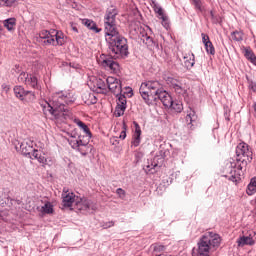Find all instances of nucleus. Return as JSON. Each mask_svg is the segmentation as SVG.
Here are the masks:
<instances>
[{"label": "nucleus", "instance_id": "8", "mask_svg": "<svg viewBox=\"0 0 256 256\" xmlns=\"http://www.w3.org/2000/svg\"><path fill=\"white\" fill-rule=\"evenodd\" d=\"M106 83L108 85L107 93H109V91H111V93L116 95V97H119V95H121V93H123V88L121 86V80H119L115 77H108L106 79Z\"/></svg>", "mask_w": 256, "mask_h": 256}, {"label": "nucleus", "instance_id": "31", "mask_svg": "<svg viewBox=\"0 0 256 256\" xmlns=\"http://www.w3.org/2000/svg\"><path fill=\"white\" fill-rule=\"evenodd\" d=\"M231 36L234 41H243V32L241 31H234Z\"/></svg>", "mask_w": 256, "mask_h": 256}, {"label": "nucleus", "instance_id": "12", "mask_svg": "<svg viewBox=\"0 0 256 256\" xmlns=\"http://www.w3.org/2000/svg\"><path fill=\"white\" fill-rule=\"evenodd\" d=\"M117 97V106L115 109L116 117H121L125 115V109H127V97L125 93L121 92Z\"/></svg>", "mask_w": 256, "mask_h": 256}, {"label": "nucleus", "instance_id": "35", "mask_svg": "<svg viewBox=\"0 0 256 256\" xmlns=\"http://www.w3.org/2000/svg\"><path fill=\"white\" fill-rule=\"evenodd\" d=\"M131 143L134 147H139L141 145V136L134 134Z\"/></svg>", "mask_w": 256, "mask_h": 256}, {"label": "nucleus", "instance_id": "37", "mask_svg": "<svg viewBox=\"0 0 256 256\" xmlns=\"http://www.w3.org/2000/svg\"><path fill=\"white\" fill-rule=\"evenodd\" d=\"M248 81V89H250V91H253V93H256V82H253V80H249V78H247Z\"/></svg>", "mask_w": 256, "mask_h": 256}, {"label": "nucleus", "instance_id": "2", "mask_svg": "<svg viewBox=\"0 0 256 256\" xmlns=\"http://www.w3.org/2000/svg\"><path fill=\"white\" fill-rule=\"evenodd\" d=\"M139 92L146 105H155L159 101H161L164 107H171L173 105V98H171L167 91L163 90L159 81L150 80L143 82Z\"/></svg>", "mask_w": 256, "mask_h": 256}, {"label": "nucleus", "instance_id": "25", "mask_svg": "<svg viewBox=\"0 0 256 256\" xmlns=\"http://www.w3.org/2000/svg\"><path fill=\"white\" fill-rule=\"evenodd\" d=\"M15 25H17V20L15 18H9L4 21V27H6L8 31H14Z\"/></svg>", "mask_w": 256, "mask_h": 256}, {"label": "nucleus", "instance_id": "13", "mask_svg": "<svg viewBox=\"0 0 256 256\" xmlns=\"http://www.w3.org/2000/svg\"><path fill=\"white\" fill-rule=\"evenodd\" d=\"M76 209H78V211H90V209L92 211H95V209H97V206H95V204H93V201L87 199V198H76Z\"/></svg>", "mask_w": 256, "mask_h": 256}, {"label": "nucleus", "instance_id": "49", "mask_svg": "<svg viewBox=\"0 0 256 256\" xmlns=\"http://www.w3.org/2000/svg\"><path fill=\"white\" fill-rule=\"evenodd\" d=\"M250 185H252L256 188V177H254L250 180Z\"/></svg>", "mask_w": 256, "mask_h": 256}, {"label": "nucleus", "instance_id": "11", "mask_svg": "<svg viewBox=\"0 0 256 256\" xmlns=\"http://www.w3.org/2000/svg\"><path fill=\"white\" fill-rule=\"evenodd\" d=\"M167 85H170V87L172 89H174L175 93H177V95H185V93H187V90L185 89V87H183V83L173 77H166L164 78Z\"/></svg>", "mask_w": 256, "mask_h": 256}, {"label": "nucleus", "instance_id": "28", "mask_svg": "<svg viewBox=\"0 0 256 256\" xmlns=\"http://www.w3.org/2000/svg\"><path fill=\"white\" fill-rule=\"evenodd\" d=\"M159 153H160V155L155 156L152 160V161H154V163H158L157 164L158 169H159V167H161V165H163V161H165V156H164L165 152L160 151Z\"/></svg>", "mask_w": 256, "mask_h": 256}, {"label": "nucleus", "instance_id": "34", "mask_svg": "<svg viewBox=\"0 0 256 256\" xmlns=\"http://www.w3.org/2000/svg\"><path fill=\"white\" fill-rule=\"evenodd\" d=\"M82 131L84 134L77 135L76 137L84 136V139H88V141H89V139H91V137H92L91 130H89V126H86V128H83Z\"/></svg>", "mask_w": 256, "mask_h": 256}, {"label": "nucleus", "instance_id": "1", "mask_svg": "<svg viewBox=\"0 0 256 256\" xmlns=\"http://www.w3.org/2000/svg\"><path fill=\"white\" fill-rule=\"evenodd\" d=\"M117 15H119L117 7L110 6L107 8L104 15L105 40L115 59H125V57H129V45L126 38L119 33Z\"/></svg>", "mask_w": 256, "mask_h": 256}, {"label": "nucleus", "instance_id": "47", "mask_svg": "<svg viewBox=\"0 0 256 256\" xmlns=\"http://www.w3.org/2000/svg\"><path fill=\"white\" fill-rule=\"evenodd\" d=\"M2 89H3L6 93H9V89H11V88L9 87V85L3 84V85H2Z\"/></svg>", "mask_w": 256, "mask_h": 256}, {"label": "nucleus", "instance_id": "23", "mask_svg": "<svg viewBox=\"0 0 256 256\" xmlns=\"http://www.w3.org/2000/svg\"><path fill=\"white\" fill-rule=\"evenodd\" d=\"M52 37H54L55 45H63L65 43V39L63 38V32H52Z\"/></svg>", "mask_w": 256, "mask_h": 256}, {"label": "nucleus", "instance_id": "7", "mask_svg": "<svg viewBox=\"0 0 256 256\" xmlns=\"http://www.w3.org/2000/svg\"><path fill=\"white\" fill-rule=\"evenodd\" d=\"M100 63L102 67H104L107 71H111V73H119L121 67L117 61L113 60V57L102 55L100 59Z\"/></svg>", "mask_w": 256, "mask_h": 256}, {"label": "nucleus", "instance_id": "10", "mask_svg": "<svg viewBox=\"0 0 256 256\" xmlns=\"http://www.w3.org/2000/svg\"><path fill=\"white\" fill-rule=\"evenodd\" d=\"M18 82L25 83V85H27L28 87H32V89H39L37 77H35L33 74H27L25 72H22L18 76Z\"/></svg>", "mask_w": 256, "mask_h": 256}, {"label": "nucleus", "instance_id": "48", "mask_svg": "<svg viewBox=\"0 0 256 256\" xmlns=\"http://www.w3.org/2000/svg\"><path fill=\"white\" fill-rule=\"evenodd\" d=\"M71 29H72V31H74V33H79V29L73 23L71 24Z\"/></svg>", "mask_w": 256, "mask_h": 256}, {"label": "nucleus", "instance_id": "32", "mask_svg": "<svg viewBox=\"0 0 256 256\" xmlns=\"http://www.w3.org/2000/svg\"><path fill=\"white\" fill-rule=\"evenodd\" d=\"M204 47L208 55H215V46H213V42H209Z\"/></svg>", "mask_w": 256, "mask_h": 256}, {"label": "nucleus", "instance_id": "30", "mask_svg": "<svg viewBox=\"0 0 256 256\" xmlns=\"http://www.w3.org/2000/svg\"><path fill=\"white\" fill-rule=\"evenodd\" d=\"M190 1L192 5H194L197 13H203L204 8H203V2H201V0H190Z\"/></svg>", "mask_w": 256, "mask_h": 256}, {"label": "nucleus", "instance_id": "53", "mask_svg": "<svg viewBox=\"0 0 256 256\" xmlns=\"http://www.w3.org/2000/svg\"><path fill=\"white\" fill-rule=\"evenodd\" d=\"M254 111H255V113H256V103H254Z\"/></svg>", "mask_w": 256, "mask_h": 256}, {"label": "nucleus", "instance_id": "46", "mask_svg": "<svg viewBox=\"0 0 256 256\" xmlns=\"http://www.w3.org/2000/svg\"><path fill=\"white\" fill-rule=\"evenodd\" d=\"M136 161H139L140 159H143V153L142 152H136L135 153Z\"/></svg>", "mask_w": 256, "mask_h": 256}, {"label": "nucleus", "instance_id": "39", "mask_svg": "<svg viewBox=\"0 0 256 256\" xmlns=\"http://www.w3.org/2000/svg\"><path fill=\"white\" fill-rule=\"evenodd\" d=\"M116 194L118 195V197H119L120 199H125V197H126V195H127V193L125 192V190H123L122 188H118V189L116 190Z\"/></svg>", "mask_w": 256, "mask_h": 256}, {"label": "nucleus", "instance_id": "14", "mask_svg": "<svg viewBox=\"0 0 256 256\" xmlns=\"http://www.w3.org/2000/svg\"><path fill=\"white\" fill-rule=\"evenodd\" d=\"M140 39L143 43H145V45H147L150 51H155V49H159V43L155 42V40H153V38L149 36V34H147L146 32L140 33Z\"/></svg>", "mask_w": 256, "mask_h": 256}, {"label": "nucleus", "instance_id": "55", "mask_svg": "<svg viewBox=\"0 0 256 256\" xmlns=\"http://www.w3.org/2000/svg\"><path fill=\"white\" fill-rule=\"evenodd\" d=\"M117 143H118L117 140H115V141L113 142V145H117Z\"/></svg>", "mask_w": 256, "mask_h": 256}, {"label": "nucleus", "instance_id": "15", "mask_svg": "<svg viewBox=\"0 0 256 256\" xmlns=\"http://www.w3.org/2000/svg\"><path fill=\"white\" fill-rule=\"evenodd\" d=\"M62 198L63 207H73V203H75V205L77 204V198H79V196H76L74 193L63 192Z\"/></svg>", "mask_w": 256, "mask_h": 256}, {"label": "nucleus", "instance_id": "5", "mask_svg": "<svg viewBox=\"0 0 256 256\" xmlns=\"http://www.w3.org/2000/svg\"><path fill=\"white\" fill-rule=\"evenodd\" d=\"M221 245V236L215 232H206L192 249V256H211Z\"/></svg>", "mask_w": 256, "mask_h": 256}, {"label": "nucleus", "instance_id": "36", "mask_svg": "<svg viewBox=\"0 0 256 256\" xmlns=\"http://www.w3.org/2000/svg\"><path fill=\"white\" fill-rule=\"evenodd\" d=\"M246 193H247V195H255V193H256V188H255V186H253V184H248V186H247V189H246Z\"/></svg>", "mask_w": 256, "mask_h": 256}, {"label": "nucleus", "instance_id": "17", "mask_svg": "<svg viewBox=\"0 0 256 256\" xmlns=\"http://www.w3.org/2000/svg\"><path fill=\"white\" fill-rule=\"evenodd\" d=\"M82 25L87 27L90 31H93V33H101V31H103V29L97 27V23L91 19H82Z\"/></svg>", "mask_w": 256, "mask_h": 256}, {"label": "nucleus", "instance_id": "29", "mask_svg": "<svg viewBox=\"0 0 256 256\" xmlns=\"http://www.w3.org/2000/svg\"><path fill=\"white\" fill-rule=\"evenodd\" d=\"M152 8L154 9V12L157 13L159 18L162 17L163 15H165V11L161 7V5H159L155 1L152 2Z\"/></svg>", "mask_w": 256, "mask_h": 256}, {"label": "nucleus", "instance_id": "50", "mask_svg": "<svg viewBox=\"0 0 256 256\" xmlns=\"http://www.w3.org/2000/svg\"><path fill=\"white\" fill-rule=\"evenodd\" d=\"M70 67H72V69H79V64L70 63Z\"/></svg>", "mask_w": 256, "mask_h": 256}, {"label": "nucleus", "instance_id": "45", "mask_svg": "<svg viewBox=\"0 0 256 256\" xmlns=\"http://www.w3.org/2000/svg\"><path fill=\"white\" fill-rule=\"evenodd\" d=\"M115 226V222L114 221H110V222H106L103 224V229H109L111 227H114Z\"/></svg>", "mask_w": 256, "mask_h": 256}, {"label": "nucleus", "instance_id": "19", "mask_svg": "<svg viewBox=\"0 0 256 256\" xmlns=\"http://www.w3.org/2000/svg\"><path fill=\"white\" fill-rule=\"evenodd\" d=\"M20 151L22 155H31V152L35 151V149H33V142H22L20 144Z\"/></svg>", "mask_w": 256, "mask_h": 256}, {"label": "nucleus", "instance_id": "44", "mask_svg": "<svg viewBox=\"0 0 256 256\" xmlns=\"http://www.w3.org/2000/svg\"><path fill=\"white\" fill-rule=\"evenodd\" d=\"M2 5H5L6 7H11L17 0H0Z\"/></svg>", "mask_w": 256, "mask_h": 256}, {"label": "nucleus", "instance_id": "27", "mask_svg": "<svg viewBox=\"0 0 256 256\" xmlns=\"http://www.w3.org/2000/svg\"><path fill=\"white\" fill-rule=\"evenodd\" d=\"M40 211L44 215H51V213H53V204H51V202H46L44 206L41 207Z\"/></svg>", "mask_w": 256, "mask_h": 256}, {"label": "nucleus", "instance_id": "24", "mask_svg": "<svg viewBox=\"0 0 256 256\" xmlns=\"http://www.w3.org/2000/svg\"><path fill=\"white\" fill-rule=\"evenodd\" d=\"M244 56L250 63H253V65H256V56L255 53H253V50L246 48L244 51Z\"/></svg>", "mask_w": 256, "mask_h": 256}, {"label": "nucleus", "instance_id": "40", "mask_svg": "<svg viewBox=\"0 0 256 256\" xmlns=\"http://www.w3.org/2000/svg\"><path fill=\"white\" fill-rule=\"evenodd\" d=\"M201 37H202V42L204 43V46L211 43V40L209 39V35L202 33Z\"/></svg>", "mask_w": 256, "mask_h": 256}, {"label": "nucleus", "instance_id": "26", "mask_svg": "<svg viewBox=\"0 0 256 256\" xmlns=\"http://www.w3.org/2000/svg\"><path fill=\"white\" fill-rule=\"evenodd\" d=\"M32 157H34V159H37V161L39 163H42V165H47V158H45V156H42L41 154H39V150L34 149L33 153H32Z\"/></svg>", "mask_w": 256, "mask_h": 256}, {"label": "nucleus", "instance_id": "42", "mask_svg": "<svg viewBox=\"0 0 256 256\" xmlns=\"http://www.w3.org/2000/svg\"><path fill=\"white\" fill-rule=\"evenodd\" d=\"M123 129L119 136L120 139H126L127 137V125L125 123L123 124Z\"/></svg>", "mask_w": 256, "mask_h": 256}, {"label": "nucleus", "instance_id": "38", "mask_svg": "<svg viewBox=\"0 0 256 256\" xmlns=\"http://www.w3.org/2000/svg\"><path fill=\"white\" fill-rule=\"evenodd\" d=\"M160 19H162V25L167 29L169 27V17L164 14L163 16H160Z\"/></svg>", "mask_w": 256, "mask_h": 256}, {"label": "nucleus", "instance_id": "3", "mask_svg": "<svg viewBox=\"0 0 256 256\" xmlns=\"http://www.w3.org/2000/svg\"><path fill=\"white\" fill-rule=\"evenodd\" d=\"M236 163H231L228 167L229 175H224L232 183H239L241 181V171L247 167V163L253 161V150L245 142H241L236 147Z\"/></svg>", "mask_w": 256, "mask_h": 256}, {"label": "nucleus", "instance_id": "9", "mask_svg": "<svg viewBox=\"0 0 256 256\" xmlns=\"http://www.w3.org/2000/svg\"><path fill=\"white\" fill-rule=\"evenodd\" d=\"M14 94L17 99L20 101H34L35 93L25 90L23 86H15L14 87Z\"/></svg>", "mask_w": 256, "mask_h": 256}, {"label": "nucleus", "instance_id": "18", "mask_svg": "<svg viewBox=\"0 0 256 256\" xmlns=\"http://www.w3.org/2000/svg\"><path fill=\"white\" fill-rule=\"evenodd\" d=\"M94 87H95L96 93H100L102 95H107L108 84L103 79H101V78L96 79Z\"/></svg>", "mask_w": 256, "mask_h": 256}, {"label": "nucleus", "instance_id": "51", "mask_svg": "<svg viewBox=\"0 0 256 256\" xmlns=\"http://www.w3.org/2000/svg\"><path fill=\"white\" fill-rule=\"evenodd\" d=\"M210 17L212 19H215V12L213 10L210 11Z\"/></svg>", "mask_w": 256, "mask_h": 256}, {"label": "nucleus", "instance_id": "20", "mask_svg": "<svg viewBox=\"0 0 256 256\" xmlns=\"http://www.w3.org/2000/svg\"><path fill=\"white\" fill-rule=\"evenodd\" d=\"M186 123L189 129H193V123L197 121V114L194 112V110H191L186 115Z\"/></svg>", "mask_w": 256, "mask_h": 256}, {"label": "nucleus", "instance_id": "4", "mask_svg": "<svg viewBox=\"0 0 256 256\" xmlns=\"http://www.w3.org/2000/svg\"><path fill=\"white\" fill-rule=\"evenodd\" d=\"M73 100L65 96L63 92H58L52 96L50 102L43 106L44 115H52L54 119H67L69 117V107Z\"/></svg>", "mask_w": 256, "mask_h": 256}, {"label": "nucleus", "instance_id": "22", "mask_svg": "<svg viewBox=\"0 0 256 256\" xmlns=\"http://www.w3.org/2000/svg\"><path fill=\"white\" fill-rule=\"evenodd\" d=\"M184 67H186L188 70L193 69L195 66V54H191L190 57L184 56Z\"/></svg>", "mask_w": 256, "mask_h": 256}, {"label": "nucleus", "instance_id": "54", "mask_svg": "<svg viewBox=\"0 0 256 256\" xmlns=\"http://www.w3.org/2000/svg\"><path fill=\"white\" fill-rule=\"evenodd\" d=\"M117 143H118L117 140H115V141L113 142V145H117Z\"/></svg>", "mask_w": 256, "mask_h": 256}, {"label": "nucleus", "instance_id": "41", "mask_svg": "<svg viewBox=\"0 0 256 256\" xmlns=\"http://www.w3.org/2000/svg\"><path fill=\"white\" fill-rule=\"evenodd\" d=\"M74 123H76V125H78V127H80V129H87V124H85L83 121L79 120V119H75Z\"/></svg>", "mask_w": 256, "mask_h": 256}, {"label": "nucleus", "instance_id": "43", "mask_svg": "<svg viewBox=\"0 0 256 256\" xmlns=\"http://www.w3.org/2000/svg\"><path fill=\"white\" fill-rule=\"evenodd\" d=\"M133 123L135 126L134 135H138L139 137H141V126H139V123H137V122H133Z\"/></svg>", "mask_w": 256, "mask_h": 256}, {"label": "nucleus", "instance_id": "6", "mask_svg": "<svg viewBox=\"0 0 256 256\" xmlns=\"http://www.w3.org/2000/svg\"><path fill=\"white\" fill-rule=\"evenodd\" d=\"M68 143L72 149L79 151L81 155L85 156L89 155V153H93V145L89 144V140L88 138L85 139V136H77L72 134L68 139Z\"/></svg>", "mask_w": 256, "mask_h": 256}, {"label": "nucleus", "instance_id": "33", "mask_svg": "<svg viewBox=\"0 0 256 256\" xmlns=\"http://www.w3.org/2000/svg\"><path fill=\"white\" fill-rule=\"evenodd\" d=\"M176 113H181L183 111V104L180 102H172V105L170 106Z\"/></svg>", "mask_w": 256, "mask_h": 256}, {"label": "nucleus", "instance_id": "52", "mask_svg": "<svg viewBox=\"0 0 256 256\" xmlns=\"http://www.w3.org/2000/svg\"><path fill=\"white\" fill-rule=\"evenodd\" d=\"M128 93H133V90H131V88H128Z\"/></svg>", "mask_w": 256, "mask_h": 256}, {"label": "nucleus", "instance_id": "16", "mask_svg": "<svg viewBox=\"0 0 256 256\" xmlns=\"http://www.w3.org/2000/svg\"><path fill=\"white\" fill-rule=\"evenodd\" d=\"M39 39H43L44 45H54L55 46V36H53V32H49L47 30H42L39 33Z\"/></svg>", "mask_w": 256, "mask_h": 256}, {"label": "nucleus", "instance_id": "21", "mask_svg": "<svg viewBox=\"0 0 256 256\" xmlns=\"http://www.w3.org/2000/svg\"><path fill=\"white\" fill-rule=\"evenodd\" d=\"M158 163H155L154 160H148V164L144 166V171L146 173H151L152 175L157 173V167Z\"/></svg>", "mask_w": 256, "mask_h": 256}]
</instances>
